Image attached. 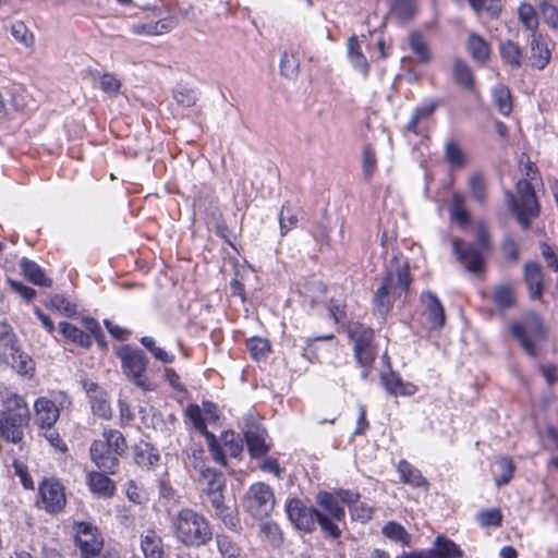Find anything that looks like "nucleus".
<instances>
[{
	"mask_svg": "<svg viewBox=\"0 0 558 558\" xmlns=\"http://www.w3.org/2000/svg\"><path fill=\"white\" fill-rule=\"evenodd\" d=\"M186 465L202 497H205L209 504L208 510H213V515L221 520L229 530L236 531L239 519L225 504L226 477L223 473L207 465L205 452L202 448H191V452L187 453Z\"/></svg>",
	"mask_w": 558,
	"mask_h": 558,
	"instance_id": "f257e3e1",
	"label": "nucleus"
},
{
	"mask_svg": "<svg viewBox=\"0 0 558 558\" xmlns=\"http://www.w3.org/2000/svg\"><path fill=\"white\" fill-rule=\"evenodd\" d=\"M317 508L308 507L299 499H291L287 505L290 521L301 531L312 532L318 524L322 531L332 538L341 535L339 522L345 518L344 508L328 492H319L316 497Z\"/></svg>",
	"mask_w": 558,
	"mask_h": 558,
	"instance_id": "f03ea898",
	"label": "nucleus"
},
{
	"mask_svg": "<svg viewBox=\"0 0 558 558\" xmlns=\"http://www.w3.org/2000/svg\"><path fill=\"white\" fill-rule=\"evenodd\" d=\"M173 538L181 545L198 548L213 538L210 523L204 514L191 508H182L171 518Z\"/></svg>",
	"mask_w": 558,
	"mask_h": 558,
	"instance_id": "7ed1b4c3",
	"label": "nucleus"
},
{
	"mask_svg": "<svg viewBox=\"0 0 558 558\" xmlns=\"http://www.w3.org/2000/svg\"><path fill=\"white\" fill-rule=\"evenodd\" d=\"M524 178L517 182V195L507 191V201L511 211L515 215L518 222L523 229L530 227L531 218L538 215V204L536 201L533 183L537 181L536 167L527 161L523 168Z\"/></svg>",
	"mask_w": 558,
	"mask_h": 558,
	"instance_id": "20e7f679",
	"label": "nucleus"
},
{
	"mask_svg": "<svg viewBox=\"0 0 558 558\" xmlns=\"http://www.w3.org/2000/svg\"><path fill=\"white\" fill-rule=\"evenodd\" d=\"M411 281L409 267L405 264L391 262L381 286L374 294L375 313L384 318L389 313L392 303L407 295Z\"/></svg>",
	"mask_w": 558,
	"mask_h": 558,
	"instance_id": "39448f33",
	"label": "nucleus"
},
{
	"mask_svg": "<svg viewBox=\"0 0 558 558\" xmlns=\"http://www.w3.org/2000/svg\"><path fill=\"white\" fill-rule=\"evenodd\" d=\"M0 413V436L7 441L19 444L29 421V410L23 397L7 392Z\"/></svg>",
	"mask_w": 558,
	"mask_h": 558,
	"instance_id": "423d86ee",
	"label": "nucleus"
},
{
	"mask_svg": "<svg viewBox=\"0 0 558 558\" xmlns=\"http://www.w3.org/2000/svg\"><path fill=\"white\" fill-rule=\"evenodd\" d=\"M126 441L117 429H105L101 438L93 441L89 448L90 459L102 472L114 474L119 458L126 450Z\"/></svg>",
	"mask_w": 558,
	"mask_h": 558,
	"instance_id": "0eeeda50",
	"label": "nucleus"
},
{
	"mask_svg": "<svg viewBox=\"0 0 558 558\" xmlns=\"http://www.w3.org/2000/svg\"><path fill=\"white\" fill-rule=\"evenodd\" d=\"M510 331L519 340L522 349L531 356H536L538 345L547 338V327L543 318L535 312H529L522 320L513 322Z\"/></svg>",
	"mask_w": 558,
	"mask_h": 558,
	"instance_id": "6e6552de",
	"label": "nucleus"
},
{
	"mask_svg": "<svg viewBox=\"0 0 558 558\" xmlns=\"http://www.w3.org/2000/svg\"><path fill=\"white\" fill-rule=\"evenodd\" d=\"M117 356L121 362L123 375L142 391L154 390V386L146 375L148 359L145 353L131 345H121L117 349Z\"/></svg>",
	"mask_w": 558,
	"mask_h": 558,
	"instance_id": "1a4fd4ad",
	"label": "nucleus"
},
{
	"mask_svg": "<svg viewBox=\"0 0 558 558\" xmlns=\"http://www.w3.org/2000/svg\"><path fill=\"white\" fill-rule=\"evenodd\" d=\"M476 238L481 251L459 239H454L451 242L457 259L464 265L468 271L474 275H478L484 270L483 252L488 251L490 247V236L483 223L477 226Z\"/></svg>",
	"mask_w": 558,
	"mask_h": 558,
	"instance_id": "9d476101",
	"label": "nucleus"
},
{
	"mask_svg": "<svg viewBox=\"0 0 558 558\" xmlns=\"http://www.w3.org/2000/svg\"><path fill=\"white\" fill-rule=\"evenodd\" d=\"M185 415L193 423L195 429L207 439L213 459L219 464H225V456L215 435L207 430V423L218 418L216 405L211 402H204L202 408L197 404H190L185 410Z\"/></svg>",
	"mask_w": 558,
	"mask_h": 558,
	"instance_id": "9b49d317",
	"label": "nucleus"
},
{
	"mask_svg": "<svg viewBox=\"0 0 558 558\" xmlns=\"http://www.w3.org/2000/svg\"><path fill=\"white\" fill-rule=\"evenodd\" d=\"M244 510L256 519L266 518L275 508V495L271 487L258 482L248 487L243 497Z\"/></svg>",
	"mask_w": 558,
	"mask_h": 558,
	"instance_id": "f8f14e48",
	"label": "nucleus"
},
{
	"mask_svg": "<svg viewBox=\"0 0 558 558\" xmlns=\"http://www.w3.org/2000/svg\"><path fill=\"white\" fill-rule=\"evenodd\" d=\"M75 543L82 551L83 558H94L102 549V538L98 529L89 522L74 523Z\"/></svg>",
	"mask_w": 558,
	"mask_h": 558,
	"instance_id": "ddd939ff",
	"label": "nucleus"
},
{
	"mask_svg": "<svg viewBox=\"0 0 558 558\" xmlns=\"http://www.w3.org/2000/svg\"><path fill=\"white\" fill-rule=\"evenodd\" d=\"M39 495L43 507L50 513H57L65 506L64 488L58 481L45 480L39 486Z\"/></svg>",
	"mask_w": 558,
	"mask_h": 558,
	"instance_id": "4468645a",
	"label": "nucleus"
},
{
	"mask_svg": "<svg viewBox=\"0 0 558 558\" xmlns=\"http://www.w3.org/2000/svg\"><path fill=\"white\" fill-rule=\"evenodd\" d=\"M245 441L252 458H260L268 453L270 445L267 444V432L258 425H251L245 432Z\"/></svg>",
	"mask_w": 558,
	"mask_h": 558,
	"instance_id": "2eb2a0df",
	"label": "nucleus"
},
{
	"mask_svg": "<svg viewBox=\"0 0 558 558\" xmlns=\"http://www.w3.org/2000/svg\"><path fill=\"white\" fill-rule=\"evenodd\" d=\"M421 302L424 307V315L430 327L441 328L445 325L446 316L439 299L434 293L427 291L422 293Z\"/></svg>",
	"mask_w": 558,
	"mask_h": 558,
	"instance_id": "dca6fc26",
	"label": "nucleus"
},
{
	"mask_svg": "<svg viewBox=\"0 0 558 558\" xmlns=\"http://www.w3.org/2000/svg\"><path fill=\"white\" fill-rule=\"evenodd\" d=\"M35 423L40 427H52L58 421L60 411L48 398L40 397L35 401Z\"/></svg>",
	"mask_w": 558,
	"mask_h": 558,
	"instance_id": "f3484780",
	"label": "nucleus"
},
{
	"mask_svg": "<svg viewBox=\"0 0 558 558\" xmlns=\"http://www.w3.org/2000/svg\"><path fill=\"white\" fill-rule=\"evenodd\" d=\"M523 277L530 296L534 300L541 299L545 290V281L541 266L534 262L525 263Z\"/></svg>",
	"mask_w": 558,
	"mask_h": 558,
	"instance_id": "a211bd4d",
	"label": "nucleus"
},
{
	"mask_svg": "<svg viewBox=\"0 0 558 558\" xmlns=\"http://www.w3.org/2000/svg\"><path fill=\"white\" fill-rule=\"evenodd\" d=\"M141 548L145 558H163V542L160 535L151 529L141 534Z\"/></svg>",
	"mask_w": 558,
	"mask_h": 558,
	"instance_id": "6ab92c4d",
	"label": "nucleus"
},
{
	"mask_svg": "<svg viewBox=\"0 0 558 558\" xmlns=\"http://www.w3.org/2000/svg\"><path fill=\"white\" fill-rule=\"evenodd\" d=\"M174 17L161 19L157 22H147L132 26V33L136 35L157 36L169 33L175 27Z\"/></svg>",
	"mask_w": 558,
	"mask_h": 558,
	"instance_id": "aec40b11",
	"label": "nucleus"
},
{
	"mask_svg": "<svg viewBox=\"0 0 558 558\" xmlns=\"http://www.w3.org/2000/svg\"><path fill=\"white\" fill-rule=\"evenodd\" d=\"M381 381L386 390L393 396H412L417 390L415 385L403 381L402 378L395 373L383 375Z\"/></svg>",
	"mask_w": 558,
	"mask_h": 558,
	"instance_id": "412c9836",
	"label": "nucleus"
},
{
	"mask_svg": "<svg viewBox=\"0 0 558 558\" xmlns=\"http://www.w3.org/2000/svg\"><path fill=\"white\" fill-rule=\"evenodd\" d=\"M87 484L90 490L101 498H109L113 495V482L101 472H90L87 476Z\"/></svg>",
	"mask_w": 558,
	"mask_h": 558,
	"instance_id": "4be33fe9",
	"label": "nucleus"
},
{
	"mask_svg": "<svg viewBox=\"0 0 558 558\" xmlns=\"http://www.w3.org/2000/svg\"><path fill=\"white\" fill-rule=\"evenodd\" d=\"M430 558H461L462 550L451 539L445 536H437L435 539V546L433 549L427 551Z\"/></svg>",
	"mask_w": 558,
	"mask_h": 558,
	"instance_id": "5701e85b",
	"label": "nucleus"
},
{
	"mask_svg": "<svg viewBox=\"0 0 558 558\" xmlns=\"http://www.w3.org/2000/svg\"><path fill=\"white\" fill-rule=\"evenodd\" d=\"M160 454L156 448L148 442H141L134 448V461L137 465L146 469L158 464Z\"/></svg>",
	"mask_w": 558,
	"mask_h": 558,
	"instance_id": "b1692460",
	"label": "nucleus"
},
{
	"mask_svg": "<svg viewBox=\"0 0 558 558\" xmlns=\"http://www.w3.org/2000/svg\"><path fill=\"white\" fill-rule=\"evenodd\" d=\"M22 274L34 284L40 287H50L51 279L45 275V271L35 262L23 257L20 262Z\"/></svg>",
	"mask_w": 558,
	"mask_h": 558,
	"instance_id": "393cba45",
	"label": "nucleus"
},
{
	"mask_svg": "<svg viewBox=\"0 0 558 558\" xmlns=\"http://www.w3.org/2000/svg\"><path fill=\"white\" fill-rule=\"evenodd\" d=\"M445 160L452 169H462L468 165L469 157L466 151L453 140L445 144Z\"/></svg>",
	"mask_w": 558,
	"mask_h": 558,
	"instance_id": "a878e982",
	"label": "nucleus"
},
{
	"mask_svg": "<svg viewBox=\"0 0 558 558\" xmlns=\"http://www.w3.org/2000/svg\"><path fill=\"white\" fill-rule=\"evenodd\" d=\"M348 58L352 66L363 76L368 74V62L360 48L359 40L355 35L351 36L348 40Z\"/></svg>",
	"mask_w": 558,
	"mask_h": 558,
	"instance_id": "bb28decb",
	"label": "nucleus"
},
{
	"mask_svg": "<svg viewBox=\"0 0 558 558\" xmlns=\"http://www.w3.org/2000/svg\"><path fill=\"white\" fill-rule=\"evenodd\" d=\"M517 293L513 284L505 283L495 287L493 302L499 308H510L515 304Z\"/></svg>",
	"mask_w": 558,
	"mask_h": 558,
	"instance_id": "cd10ccee",
	"label": "nucleus"
},
{
	"mask_svg": "<svg viewBox=\"0 0 558 558\" xmlns=\"http://www.w3.org/2000/svg\"><path fill=\"white\" fill-rule=\"evenodd\" d=\"M500 56L504 62L512 68H520L524 61V54L520 46L511 40L500 44Z\"/></svg>",
	"mask_w": 558,
	"mask_h": 558,
	"instance_id": "c85d7f7f",
	"label": "nucleus"
},
{
	"mask_svg": "<svg viewBox=\"0 0 558 558\" xmlns=\"http://www.w3.org/2000/svg\"><path fill=\"white\" fill-rule=\"evenodd\" d=\"M59 330L65 339L72 341L73 343L84 348L92 345L90 336L70 323L61 322L59 324Z\"/></svg>",
	"mask_w": 558,
	"mask_h": 558,
	"instance_id": "c756f323",
	"label": "nucleus"
},
{
	"mask_svg": "<svg viewBox=\"0 0 558 558\" xmlns=\"http://www.w3.org/2000/svg\"><path fill=\"white\" fill-rule=\"evenodd\" d=\"M219 444L223 456L226 457V453H229L233 458H239L243 451V441L241 438L236 437L233 432H225L220 440H217ZM223 466L227 465V462L225 461Z\"/></svg>",
	"mask_w": 558,
	"mask_h": 558,
	"instance_id": "7c9ffc66",
	"label": "nucleus"
},
{
	"mask_svg": "<svg viewBox=\"0 0 558 558\" xmlns=\"http://www.w3.org/2000/svg\"><path fill=\"white\" fill-rule=\"evenodd\" d=\"M468 50L472 58L480 63H484L490 54V49L486 40L476 34L470 35Z\"/></svg>",
	"mask_w": 558,
	"mask_h": 558,
	"instance_id": "2f4dec72",
	"label": "nucleus"
},
{
	"mask_svg": "<svg viewBox=\"0 0 558 558\" xmlns=\"http://www.w3.org/2000/svg\"><path fill=\"white\" fill-rule=\"evenodd\" d=\"M518 19L526 31L535 34L539 23L537 12L531 3L522 2L518 7Z\"/></svg>",
	"mask_w": 558,
	"mask_h": 558,
	"instance_id": "473e14b6",
	"label": "nucleus"
},
{
	"mask_svg": "<svg viewBox=\"0 0 558 558\" xmlns=\"http://www.w3.org/2000/svg\"><path fill=\"white\" fill-rule=\"evenodd\" d=\"M468 187L471 197L478 204H484L487 196V184L484 175L480 172L472 173L468 179Z\"/></svg>",
	"mask_w": 558,
	"mask_h": 558,
	"instance_id": "72a5a7b5",
	"label": "nucleus"
},
{
	"mask_svg": "<svg viewBox=\"0 0 558 558\" xmlns=\"http://www.w3.org/2000/svg\"><path fill=\"white\" fill-rule=\"evenodd\" d=\"M398 471L400 473L401 480L409 485L414 487H422L427 484L421 471L404 460L399 462Z\"/></svg>",
	"mask_w": 558,
	"mask_h": 558,
	"instance_id": "f704fd0d",
	"label": "nucleus"
},
{
	"mask_svg": "<svg viewBox=\"0 0 558 558\" xmlns=\"http://www.w3.org/2000/svg\"><path fill=\"white\" fill-rule=\"evenodd\" d=\"M450 216L451 219L461 227H465L469 222V213L465 208V197L459 192H454L452 195Z\"/></svg>",
	"mask_w": 558,
	"mask_h": 558,
	"instance_id": "c9c22d12",
	"label": "nucleus"
},
{
	"mask_svg": "<svg viewBox=\"0 0 558 558\" xmlns=\"http://www.w3.org/2000/svg\"><path fill=\"white\" fill-rule=\"evenodd\" d=\"M141 343L157 361L163 364H171L174 361V354L157 345L156 340L153 337H142Z\"/></svg>",
	"mask_w": 558,
	"mask_h": 558,
	"instance_id": "e433bc0d",
	"label": "nucleus"
},
{
	"mask_svg": "<svg viewBox=\"0 0 558 558\" xmlns=\"http://www.w3.org/2000/svg\"><path fill=\"white\" fill-rule=\"evenodd\" d=\"M495 466L497 470L495 471V482L497 486H502L508 484L513 475L514 465L512 461L508 458H500L496 460Z\"/></svg>",
	"mask_w": 558,
	"mask_h": 558,
	"instance_id": "4c0bfd02",
	"label": "nucleus"
},
{
	"mask_svg": "<svg viewBox=\"0 0 558 558\" xmlns=\"http://www.w3.org/2000/svg\"><path fill=\"white\" fill-rule=\"evenodd\" d=\"M246 350L254 360H263L270 352V344L267 339L254 337L247 340Z\"/></svg>",
	"mask_w": 558,
	"mask_h": 558,
	"instance_id": "58836bf2",
	"label": "nucleus"
},
{
	"mask_svg": "<svg viewBox=\"0 0 558 558\" xmlns=\"http://www.w3.org/2000/svg\"><path fill=\"white\" fill-rule=\"evenodd\" d=\"M383 534L389 539L408 545L410 535L407 530L399 523L390 521L383 527Z\"/></svg>",
	"mask_w": 558,
	"mask_h": 558,
	"instance_id": "ea45409f",
	"label": "nucleus"
},
{
	"mask_svg": "<svg viewBox=\"0 0 558 558\" xmlns=\"http://www.w3.org/2000/svg\"><path fill=\"white\" fill-rule=\"evenodd\" d=\"M493 96L499 112L504 116H508L512 109L509 89L504 85H497L493 89Z\"/></svg>",
	"mask_w": 558,
	"mask_h": 558,
	"instance_id": "a19ab883",
	"label": "nucleus"
},
{
	"mask_svg": "<svg viewBox=\"0 0 558 558\" xmlns=\"http://www.w3.org/2000/svg\"><path fill=\"white\" fill-rule=\"evenodd\" d=\"M454 77L457 82L466 89H473L474 78L469 65L463 61H456L453 66Z\"/></svg>",
	"mask_w": 558,
	"mask_h": 558,
	"instance_id": "79ce46f5",
	"label": "nucleus"
},
{
	"mask_svg": "<svg viewBox=\"0 0 558 558\" xmlns=\"http://www.w3.org/2000/svg\"><path fill=\"white\" fill-rule=\"evenodd\" d=\"M12 365L22 375H32L35 369L33 359L19 350H15L12 355Z\"/></svg>",
	"mask_w": 558,
	"mask_h": 558,
	"instance_id": "37998d69",
	"label": "nucleus"
},
{
	"mask_svg": "<svg viewBox=\"0 0 558 558\" xmlns=\"http://www.w3.org/2000/svg\"><path fill=\"white\" fill-rule=\"evenodd\" d=\"M409 44L413 52L422 62H427L430 59L429 48L424 40L423 36L418 33H412L409 37Z\"/></svg>",
	"mask_w": 558,
	"mask_h": 558,
	"instance_id": "c03bdc74",
	"label": "nucleus"
},
{
	"mask_svg": "<svg viewBox=\"0 0 558 558\" xmlns=\"http://www.w3.org/2000/svg\"><path fill=\"white\" fill-rule=\"evenodd\" d=\"M531 48L532 58L534 60L533 64L538 69L545 68L550 59V52L547 47L534 37L531 43Z\"/></svg>",
	"mask_w": 558,
	"mask_h": 558,
	"instance_id": "a18cd8bd",
	"label": "nucleus"
},
{
	"mask_svg": "<svg viewBox=\"0 0 558 558\" xmlns=\"http://www.w3.org/2000/svg\"><path fill=\"white\" fill-rule=\"evenodd\" d=\"M216 543L222 558H240V548L227 535H217Z\"/></svg>",
	"mask_w": 558,
	"mask_h": 558,
	"instance_id": "49530a36",
	"label": "nucleus"
},
{
	"mask_svg": "<svg viewBox=\"0 0 558 558\" xmlns=\"http://www.w3.org/2000/svg\"><path fill=\"white\" fill-rule=\"evenodd\" d=\"M354 354L357 362L364 368L369 367L376 357V353L372 347V343L354 344Z\"/></svg>",
	"mask_w": 558,
	"mask_h": 558,
	"instance_id": "de8ad7c7",
	"label": "nucleus"
},
{
	"mask_svg": "<svg viewBox=\"0 0 558 558\" xmlns=\"http://www.w3.org/2000/svg\"><path fill=\"white\" fill-rule=\"evenodd\" d=\"M49 306L66 317H72L76 314L75 305L62 294L53 295L49 301Z\"/></svg>",
	"mask_w": 558,
	"mask_h": 558,
	"instance_id": "09e8293b",
	"label": "nucleus"
},
{
	"mask_svg": "<svg viewBox=\"0 0 558 558\" xmlns=\"http://www.w3.org/2000/svg\"><path fill=\"white\" fill-rule=\"evenodd\" d=\"M349 336L354 344L372 343L373 330L363 325L353 324L349 328Z\"/></svg>",
	"mask_w": 558,
	"mask_h": 558,
	"instance_id": "8fccbe9b",
	"label": "nucleus"
},
{
	"mask_svg": "<svg viewBox=\"0 0 558 558\" xmlns=\"http://www.w3.org/2000/svg\"><path fill=\"white\" fill-rule=\"evenodd\" d=\"M299 60L293 53L283 52L280 60V71L286 77L292 78L299 72Z\"/></svg>",
	"mask_w": 558,
	"mask_h": 558,
	"instance_id": "3c124183",
	"label": "nucleus"
},
{
	"mask_svg": "<svg viewBox=\"0 0 558 558\" xmlns=\"http://www.w3.org/2000/svg\"><path fill=\"white\" fill-rule=\"evenodd\" d=\"M298 215L288 206H282L279 216L280 231L284 235L298 225Z\"/></svg>",
	"mask_w": 558,
	"mask_h": 558,
	"instance_id": "603ef678",
	"label": "nucleus"
},
{
	"mask_svg": "<svg viewBox=\"0 0 558 558\" xmlns=\"http://www.w3.org/2000/svg\"><path fill=\"white\" fill-rule=\"evenodd\" d=\"M476 518L482 526H499L502 521L501 511L496 508L483 510Z\"/></svg>",
	"mask_w": 558,
	"mask_h": 558,
	"instance_id": "864d4df0",
	"label": "nucleus"
},
{
	"mask_svg": "<svg viewBox=\"0 0 558 558\" xmlns=\"http://www.w3.org/2000/svg\"><path fill=\"white\" fill-rule=\"evenodd\" d=\"M377 169V158L375 150L371 145L363 149V173L366 179H371Z\"/></svg>",
	"mask_w": 558,
	"mask_h": 558,
	"instance_id": "5fc2aeb1",
	"label": "nucleus"
},
{
	"mask_svg": "<svg viewBox=\"0 0 558 558\" xmlns=\"http://www.w3.org/2000/svg\"><path fill=\"white\" fill-rule=\"evenodd\" d=\"M100 88L109 96H116L120 92L121 82L116 75L105 73L99 78Z\"/></svg>",
	"mask_w": 558,
	"mask_h": 558,
	"instance_id": "6e6d98bb",
	"label": "nucleus"
},
{
	"mask_svg": "<svg viewBox=\"0 0 558 558\" xmlns=\"http://www.w3.org/2000/svg\"><path fill=\"white\" fill-rule=\"evenodd\" d=\"M539 11L544 21L551 28L558 29V9L547 1H542L539 4Z\"/></svg>",
	"mask_w": 558,
	"mask_h": 558,
	"instance_id": "4d7b16f0",
	"label": "nucleus"
},
{
	"mask_svg": "<svg viewBox=\"0 0 558 558\" xmlns=\"http://www.w3.org/2000/svg\"><path fill=\"white\" fill-rule=\"evenodd\" d=\"M350 513L354 520L365 522L372 518L373 508L366 502L356 501L351 506Z\"/></svg>",
	"mask_w": 558,
	"mask_h": 558,
	"instance_id": "13d9d810",
	"label": "nucleus"
},
{
	"mask_svg": "<svg viewBox=\"0 0 558 558\" xmlns=\"http://www.w3.org/2000/svg\"><path fill=\"white\" fill-rule=\"evenodd\" d=\"M344 308L345 304L342 298L331 299L328 305L329 315L335 319L336 323H339L345 318Z\"/></svg>",
	"mask_w": 558,
	"mask_h": 558,
	"instance_id": "bf43d9fd",
	"label": "nucleus"
},
{
	"mask_svg": "<svg viewBox=\"0 0 558 558\" xmlns=\"http://www.w3.org/2000/svg\"><path fill=\"white\" fill-rule=\"evenodd\" d=\"M45 432L43 433V436L46 438V440L56 449L59 451H66L68 447L65 442L60 437L59 433L52 427H45L43 428Z\"/></svg>",
	"mask_w": 558,
	"mask_h": 558,
	"instance_id": "052dcab7",
	"label": "nucleus"
},
{
	"mask_svg": "<svg viewBox=\"0 0 558 558\" xmlns=\"http://www.w3.org/2000/svg\"><path fill=\"white\" fill-rule=\"evenodd\" d=\"M126 497L130 501L137 505H141L146 500L145 492L133 481H130L126 485Z\"/></svg>",
	"mask_w": 558,
	"mask_h": 558,
	"instance_id": "680f3d73",
	"label": "nucleus"
},
{
	"mask_svg": "<svg viewBox=\"0 0 558 558\" xmlns=\"http://www.w3.org/2000/svg\"><path fill=\"white\" fill-rule=\"evenodd\" d=\"M93 412L101 418L111 416V407L109 402L102 398H94L92 400Z\"/></svg>",
	"mask_w": 558,
	"mask_h": 558,
	"instance_id": "e2e57ef3",
	"label": "nucleus"
},
{
	"mask_svg": "<svg viewBox=\"0 0 558 558\" xmlns=\"http://www.w3.org/2000/svg\"><path fill=\"white\" fill-rule=\"evenodd\" d=\"M11 32L12 35L24 45H28L33 39L32 34L22 22L14 23Z\"/></svg>",
	"mask_w": 558,
	"mask_h": 558,
	"instance_id": "0e129e2a",
	"label": "nucleus"
},
{
	"mask_svg": "<svg viewBox=\"0 0 558 558\" xmlns=\"http://www.w3.org/2000/svg\"><path fill=\"white\" fill-rule=\"evenodd\" d=\"M501 248H502V252L507 259L517 262V259L519 257V251H518L517 244L512 238L506 236L502 242Z\"/></svg>",
	"mask_w": 558,
	"mask_h": 558,
	"instance_id": "69168bd1",
	"label": "nucleus"
},
{
	"mask_svg": "<svg viewBox=\"0 0 558 558\" xmlns=\"http://www.w3.org/2000/svg\"><path fill=\"white\" fill-rule=\"evenodd\" d=\"M15 474L20 477L22 485L26 489H34V481L32 476L28 474L27 470L20 463H14Z\"/></svg>",
	"mask_w": 558,
	"mask_h": 558,
	"instance_id": "338daca9",
	"label": "nucleus"
},
{
	"mask_svg": "<svg viewBox=\"0 0 558 558\" xmlns=\"http://www.w3.org/2000/svg\"><path fill=\"white\" fill-rule=\"evenodd\" d=\"M541 250L547 266L551 268L554 271H558V258L554 251L551 250V247L548 244L543 243Z\"/></svg>",
	"mask_w": 558,
	"mask_h": 558,
	"instance_id": "774afa93",
	"label": "nucleus"
}]
</instances>
